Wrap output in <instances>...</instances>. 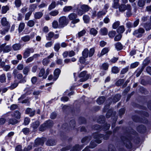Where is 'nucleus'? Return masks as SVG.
<instances>
[{"label":"nucleus","instance_id":"62","mask_svg":"<svg viewBox=\"0 0 151 151\" xmlns=\"http://www.w3.org/2000/svg\"><path fill=\"white\" fill-rule=\"evenodd\" d=\"M109 66V65L108 63H105L103 64L102 68L103 69L106 70L108 69Z\"/></svg>","mask_w":151,"mask_h":151},{"label":"nucleus","instance_id":"35","mask_svg":"<svg viewBox=\"0 0 151 151\" xmlns=\"http://www.w3.org/2000/svg\"><path fill=\"white\" fill-rule=\"evenodd\" d=\"M25 27V24L23 22L21 23L19 27V32H22L24 29Z\"/></svg>","mask_w":151,"mask_h":151},{"label":"nucleus","instance_id":"60","mask_svg":"<svg viewBox=\"0 0 151 151\" xmlns=\"http://www.w3.org/2000/svg\"><path fill=\"white\" fill-rule=\"evenodd\" d=\"M29 68L26 67H25L23 71V73L24 74L27 75L28 74V73L29 72Z\"/></svg>","mask_w":151,"mask_h":151},{"label":"nucleus","instance_id":"56","mask_svg":"<svg viewBox=\"0 0 151 151\" xmlns=\"http://www.w3.org/2000/svg\"><path fill=\"white\" fill-rule=\"evenodd\" d=\"M32 13V12L31 11L27 12L25 15V19L26 20H28Z\"/></svg>","mask_w":151,"mask_h":151},{"label":"nucleus","instance_id":"45","mask_svg":"<svg viewBox=\"0 0 151 151\" xmlns=\"http://www.w3.org/2000/svg\"><path fill=\"white\" fill-rule=\"evenodd\" d=\"M83 19L85 23H88L89 21L90 18L88 16L85 15L83 16Z\"/></svg>","mask_w":151,"mask_h":151},{"label":"nucleus","instance_id":"4","mask_svg":"<svg viewBox=\"0 0 151 151\" xmlns=\"http://www.w3.org/2000/svg\"><path fill=\"white\" fill-rule=\"evenodd\" d=\"M59 28L63 27L68 23V21L65 16L60 17L58 19Z\"/></svg>","mask_w":151,"mask_h":151},{"label":"nucleus","instance_id":"61","mask_svg":"<svg viewBox=\"0 0 151 151\" xmlns=\"http://www.w3.org/2000/svg\"><path fill=\"white\" fill-rule=\"evenodd\" d=\"M95 52L94 49L93 48H92L90 50L89 56V57L92 56L93 55Z\"/></svg>","mask_w":151,"mask_h":151},{"label":"nucleus","instance_id":"3","mask_svg":"<svg viewBox=\"0 0 151 151\" xmlns=\"http://www.w3.org/2000/svg\"><path fill=\"white\" fill-rule=\"evenodd\" d=\"M18 72L17 70L15 69L13 70V75L14 78L17 77V78L19 80L21 79L19 82L20 83H25L26 81V80L24 77L23 78V75L22 73H18Z\"/></svg>","mask_w":151,"mask_h":151},{"label":"nucleus","instance_id":"58","mask_svg":"<svg viewBox=\"0 0 151 151\" xmlns=\"http://www.w3.org/2000/svg\"><path fill=\"white\" fill-rule=\"evenodd\" d=\"M15 4L17 7H19L21 4V1L20 0H15Z\"/></svg>","mask_w":151,"mask_h":151},{"label":"nucleus","instance_id":"53","mask_svg":"<svg viewBox=\"0 0 151 151\" xmlns=\"http://www.w3.org/2000/svg\"><path fill=\"white\" fill-rule=\"evenodd\" d=\"M50 60L47 58L44 59L42 61L43 64L44 65H47L50 62Z\"/></svg>","mask_w":151,"mask_h":151},{"label":"nucleus","instance_id":"36","mask_svg":"<svg viewBox=\"0 0 151 151\" xmlns=\"http://www.w3.org/2000/svg\"><path fill=\"white\" fill-rule=\"evenodd\" d=\"M81 9L83 10L85 12L88 11L89 10V7L86 5H83L81 6Z\"/></svg>","mask_w":151,"mask_h":151},{"label":"nucleus","instance_id":"22","mask_svg":"<svg viewBox=\"0 0 151 151\" xmlns=\"http://www.w3.org/2000/svg\"><path fill=\"white\" fill-rule=\"evenodd\" d=\"M8 122L9 124L14 125L17 123L18 121L17 120L11 118L9 119Z\"/></svg>","mask_w":151,"mask_h":151},{"label":"nucleus","instance_id":"40","mask_svg":"<svg viewBox=\"0 0 151 151\" xmlns=\"http://www.w3.org/2000/svg\"><path fill=\"white\" fill-rule=\"evenodd\" d=\"M119 68L116 67L114 66L111 68V71L113 73H117L119 71Z\"/></svg>","mask_w":151,"mask_h":151},{"label":"nucleus","instance_id":"42","mask_svg":"<svg viewBox=\"0 0 151 151\" xmlns=\"http://www.w3.org/2000/svg\"><path fill=\"white\" fill-rule=\"evenodd\" d=\"M126 9V5L124 4H122L119 7L120 11L124 12Z\"/></svg>","mask_w":151,"mask_h":151},{"label":"nucleus","instance_id":"55","mask_svg":"<svg viewBox=\"0 0 151 151\" xmlns=\"http://www.w3.org/2000/svg\"><path fill=\"white\" fill-rule=\"evenodd\" d=\"M120 24V22L119 21H116L114 23L112 26L113 28L114 29H116Z\"/></svg>","mask_w":151,"mask_h":151},{"label":"nucleus","instance_id":"34","mask_svg":"<svg viewBox=\"0 0 151 151\" xmlns=\"http://www.w3.org/2000/svg\"><path fill=\"white\" fill-rule=\"evenodd\" d=\"M90 140V139L88 137H85L81 140V142L82 143H84L86 144Z\"/></svg>","mask_w":151,"mask_h":151},{"label":"nucleus","instance_id":"31","mask_svg":"<svg viewBox=\"0 0 151 151\" xmlns=\"http://www.w3.org/2000/svg\"><path fill=\"white\" fill-rule=\"evenodd\" d=\"M115 45L116 49L118 50H120L123 48L122 45L120 42H117L115 44Z\"/></svg>","mask_w":151,"mask_h":151},{"label":"nucleus","instance_id":"14","mask_svg":"<svg viewBox=\"0 0 151 151\" xmlns=\"http://www.w3.org/2000/svg\"><path fill=\"white\" fill-rule=\"evenodd\" d=\"M61 72L59 68H57L54 72L53 80L56 81L58 78Z\"/></svg>","mask_w":151,"mask_h":151},{"label":"nucleus","instance_id":"38","mask_svg":"<svg viewBox=\"0 0 151 151\" xmlns=\"http://www.w3.org/2000/svg\"><path fill=\"white\" fill-rule=\"evenodd\" d=\"M72 9L73 7L71 6H66L64 7L63 10L64 12H68L72 10Z\"/></svg>","mask_w":151,"mask_h":151},{"label":"nucleus","instance_id":"27","mask_svg":"<svg viewBox=\"0 0 151 151\" xmlns=\"http://www.w3.org/2000/svg\"><path fill=\"white\" fill-rule=\"evenodd\" d=\"M56 144L55 141L52 139H48L46 142V144L48 146H53Z\"/></svg>","mask_w":151,"mask_h":151},{"label":"nucleus","instance_id":"20","mask_svg":"<svg viewBox=\"0 0 151 151\" xmlns=\"http://www.w3.org/2000/svg\"><path fill=\"white\" fill-rule=\"evenodd\" d=\"M83 147L82 146H79V145H76L74 146L70 151H79Z\"/></svg>","mask_w":151,"mask_h":151},{"label":"nucleus","instance_id":"15","mask_svg":"<svg viewBox=\"0 0 151 151\" xmlns=\"http://www.w3.org/2000/svg\"><path fill=\"white\" fill-rule=\"evenodd\" d=\"M25 113L27 114H29L30 116H33L35 114V111L31 109L28 108H27L25 111Z\"/></svg>","mask_w":151,"mask_h":151},{"label":"nucleus","instance_id":"39","mask_svg":"<svg viewBox=\"0 0 151 151\" xmlns=\"http://www.w3.org/2000/svg\"><path fill=\"white\" fill-rule=\"evenodd\" d=\"M125 29L124 26H120L117 29V32L119 33H122L124 32Z\"/></svg>","mask_w":151,"mask_h":151},{"label":"nucleus","instance_id":"19","mask_svg":"<svg viewBox=\"0 0 151 151\" xmlns=\"http://www.w3.org/2000/svg\"><path fill=\"white\" fill-rule=\"evenodd\" d=\"M40 124V123L38 121H36L33 122L31 124V127L33 128L34 130H35L38 127Z\"/></svg>","mask_w":151,"mask_h":151},{"label":"nucleus","instance_id":"12","mask_svg":"<svg viewBox=\"0 0 151 151\" xmlns=\"http://www.w3.org/2000/svg\"><path fill=\"white\" fill-rule=\"evenodd\" d=\"M45 139L44 138H37L35 141L34 147H36L38 145H42L44 143Z\"/></svg>","mask_w":151,"mask_h":151},{"label":"nucleus","instance_id":"59","mask_svg":"<svg viewBox=\"0 0 151 151\" xmlns=\"http://www.w3.org/2000/svg\"><path fill=\"white\" fill-rule=\"evenodd\" d=\"M106 12L107 11H101L97 13V16L98 17H100L103 15H105L106 14Z\"/></svg>","mask_w":151,"mask_h":151},{"label":"nucleus","instance_id":"37","mask_svg":"<svg viewBox=\"0 0 151 151\" xmlns=\"http://www.w3.org/2000/svg\"><path fill=\"white\" fill-rule=\"evenodd\" d=\"M30 39V37L29 35H27L22 37L21 39L24 42H27L29 41Z\"/></svg>","mask_w":151,"mask_h":151},{"label":"nucleus","instance_id":"24","mask_svg":"<svg viewBox=\"0 0 151 151\" xmlns=\"http://www.w3.org/2000/svg\"><path fill=\"white\" fill-rule=\"evenodd\" d=\"M105 100V97L104 96H101L97 99L96 102L99 104H101L104 102Z\"/></svg>","mask_w":151,"mask_h":151},{"label":"nucleus","instance_id":"29","mask_svg":"<svg viewBox=\"0 0 151 151\" xmlns=\"http://www.w3.org/2000/svg\"><path fill=\"white\" fill-rule=\"evenodd\" d=\"M43 15V13L42 12H38L35 13L34 17L36 19H40Z\"/></svg>","mask_w":151,"mask_h":151},{"label":"nucleus","instance_id":"52","mask_svg":"<svg viewBox=\"0 0 151 151\" xmlns=\"http://www.w3.org/2000/svg\"><path fill=\"white\" fill-rule=\"evenodd\" d=\"M56 6V2L55 1H53L52 2L51 4L49 6L48 9L49 10H51L52 9L54 8Z\"/></svg>","mask_w":151,"mask_h":151},{"label":"nucleus","instance_id":"28","mask_svg":"<svg viewBox=\"0 0 151 151\" xmlns=\"http://www.w3.org/2000/svg\"><path fill=\"white\" fill-rule=\"evenodd\" d=\"M108 33L107 29L105 27L102 28L100 30V33L102 35H104L107 34Z\"/></svg>","mask_w":151,"mask_h":151},{"label":"nucleus","instance_id":"63","mask_svg":"<svg viewBox=\"0 0 151 151\" xmlns=\"http://www.w3.org/2000/svg\"><path fill=\"white\" fill-rule=\"evenodd\" d=\"M139 64V62H135L131 65L130 67L132 68H136L138 65Z\"/></svg>","mask_w":151,"mask_h":151},{"label":"nucleus","instance_id":"51","mask_svg":"<svg viewBox=\"0 0 151 151\" xmlns=\"http://www.w3.org/2000/svg\"><path fill=\"white\" fill-rule=\"evenodd\" d=\"M119 0H114V3L113 7L115 8H117L119 6Z\"/></svg>","mask_w":151,"mask_h":151},{"label":"nucleus","instance_id":"25","mask_svg":"<svg viewBox=\"0 0 151 151\" xmlns=\"http://www.w3.org/2000/svg\"><path fill=\"white\" fill-rule=\"evenodd\" d=\"M12 48L15 51L20 50L21 48V45L19 44H15L12 46Z\"/></svg>","mask_w":151,"mask_h":151},{"label":"nucleus","instance_id":"41","mask_svg":"<svg viewBox=\"0 0 151 151\" xmlns=\"http://www.w3.org/2000/svg\"><path fill=\"white\" fill-rule=\"evenodd\" d=\"M97 33V31L94 28H92L90 30V34L93 36L96 35Z\"/></svg>","mask_w":151,"mask_h":151},{"label":"nucleus","instance_id":"13","mask_svg":"<svg viewBox=\"0 0 151 151\" xmlns=\"http://www.w3.org/2000/svg\"><path fill=\"white\" fill-rule=\"evenodd\" d=\"M1 24L3 26H6L7 28H9L10 27V24L9 22L7 20L6 17H4L2 18L1 20Z\"/></svg>","mask_w":151,"mask_h":151},{"label":"nucleus","instance_id":"11","mask_svg":"<svg viewBox=\"0 0 151 151\" xmlns=\"http://www.w3.org/2000/svg\"><path fill=\"white\" fill-rule=\"evenodd\" d=\"M122 139L127 147L128 148H132V144L130 140L127 139V138L125 137H123L122 138Z\"/></svg>","mask_w":151,"mask_h":151},{"label":"nucleus","instance_id":"16","mask_svg":"<svg viewBox=\"0 0 151 151\" xmlns=\"http://www.w3.org/2000/svg\"><path fill=\"white\" fill-rule=\"evenodd\" d=\"M142 25L143 26L146 31H148L151 29V24L150 23H146L142 24Z\"/></svg>","mask_w":151,"mask_h":151},{"label":"nucleus","instance_id":"2","mask_svg":"<svg viewBox=\"0 0 151 151\" xmlns=\"http://www.w3.org/2000/svg\"><path fill=\"white\" fill-rule=\"evenodd\" d=\"M111 133V132H107L105 136L98 133H95L93 134V136L94 139H95V142L96 143L99 144L101 142V139H102V138L104 139H108Z\"/></svg>","mask_w":151,"mask_h":151},{"label":"nucleus","instance_id":"18","mask_svg":"<svg viewBox=\"0 0 151 151\" xmlns=\"http://www.w3.org/2000/svg\"><path fill=\"white\" fill-rule=\"evenodd\" d=\"M137 129L139 132L143 133L145 131L146 128L144 125H141L137 127Z\"/></svg>","mask_w":151,"mask_h":151},{"label":"nucleus","instance_id":"50","mask_svg":"<svg viewBox=\"0 0 151 151\" xmlns=\"http://www.w3.org/2000/svg\"><path fill=\"white\" fill-rule=\"evenodd\" d=\"M6 78L4 74H3L0 76V82L4 83L5 82Z\"/></svg>","mask_w":151,"mask_h":151},{"label":"nucleus","instance_id":"1","mask_svg":"<svg viewBox=\"0 0 151 151\" xmlns=\"http://www.w3.org/2000/svg\"><path fill=\"white\" fill-rule=\"evenodd\" d=\"M111 133V132H107L105 136L98 133H95L93 134V136L94 139H95V142L96 143L99 144L101 142V139H102V138L104 139H108Z\"/></svg>","mask_w":151,"mask_h":151},{"label":"nucleus","instance_id":"10","mask_svg":"<svg viewBox=\"0 0 151 151\" xmlns=\"http://www.w3.org/2000/svg\"><path fill=\"white\" fill-rule=\"evenodd\" d=\"M34 52V50L32 48H27L26 49L23 54V58H26L29 56L31 53H33Z\"/></svg>","mask_w":151,"mask_h":151},{"label":"nucleus","instance_id":"48","mask_svg":"<svg viewBox=\"0 0 151 151\" xmlns=\"http://www.w3.org/2000/svg\"><path fill=\"white\" fill-rule=\"evenodd\" d=\"M37 5L36 4H32L30 6L29 9L30 10V11L32 12L35 10L37 8Z\"/></svg>","mask_w":151,"mask_h":151},{"label":"nucleus","instance_id":"17","mask_svg":"<svg viewBox=\"0 0 151 151\" xmlns=\"http://www.w3.org/2000/svg\"><path fill=\"white\" fill-rule=\"evenodd\" d=\"M109 51V49L108 48H104L102 50L101 53L98 54V56L99 57H100L107 53Z\"/></svg>","mask_w":151,"mask_h":151},{"label":"nucleus","instance_id":"8","mask_svg":"<svg viewBox=\"0 0 151 151\" xmlns=\"http://www.w3.org/2000/svg\"><path fill=\"white\" fill-rule=\"evenodd\" d=\"M145 32L144 29L142 28H140L137 29L135 30L133 33L134 35L137 37H141L142 34Z\"/></svg>","mask_w":151,"mask_h":151},{"label":"nucleus","instance_id":"47","mask_svg":"<svg viewBox=\"0 0 151 151\" xmlns=\"http://www.w3.org/2000/svg\"><path fill=\"white\" fill-rule=\"evenodd\" d=\"M60 48V44L58 43H55L54 46V49L55 51L58 52Z\"/></svg>","mask_w":151,"mask_h":151},{"label":"nucleus","instance_id":"32","mask_svg":"<svg viewBox=\"0 0 151 151\" xmlns=\"http://www.w3.org/2000/svg\"><path fill=\"white\" fill-rule=\"evenodd\" d=\"M121 98V96L119 94H117L113 98V102L114 103L117 102L119 101Z\"/></svg>","mask_w":151,"mask_h":151},{"label":"nucleus","instance_id":"46","mask_svg":"<svg viewBox=\"0 0 151 151\" xmlns=\"http://www.w3.org/2000/svg\"><path fill=\"white\" fill-rule=\"evenodd\" d=\"M35 22L33 20L29 21L27 23V25L30 27H33L35 25Z\"/></svg>","mask_w":151,"mask_h":151},{"label":"nucleus","instance_id":"5","mask_svg":"<svg viewBox=\"0 0 151 151\" xmlns=\"http://www.w3.org/2000/svg\"><path fill=\"white\" fill-rule=\"evenodd\" d=\"M53 125L52 122L51 121H48L46 122L41 125L39 128L40 131L43 132L47 129Z\"/></svg>","mask_w":151,"mask_h":151},{"label":"nucleus","instance_id":"7","mask_svg":"<svg viewBox=\"0 0 151 151\" xmlns=\"http://www.w3.org/2000/svg\"><path fill=\"white\" fill-rule=\"evenodd\" d=\"M79 77L82 78L80 80V82H84L88 79L90 77L89 74H87L86 72L83 71L80 73L79 75Z\"/></svg>","mask_w":151,"mask_h":151},{"label":"nucleus","instance_id":"6","mask_svg":"<svg viewBox=\"0 0 151 151\" xmlns=\"http://www.w3.org/2000/svg\"><path fill=\"white\" fill-rule=\"evenodd\" d=\"M77 17V14L74 13H71L68 15L69 19L72 21L71 22V24H75L79 22L80 19L76 18Z\"/></svg>","mask_w":151,"mask_h":151},{"label":"nucleus","instance_id":"43","mask_svg":"<svg viewBox=\"0 0 151 151\" xmlns=\"http://www.w3.org/2000/svg\"><path fill=\"white\" fill-rule=\"evenodd\" d=\"M52 27L56 29L59 27V24H58L57 21L55 20L52 23Z\"/></svg>","mask_w":151,"mask_h":151},{"label":"nucleus","instance_id":"64","mask_svg":"<svg viewBox=\"0 0 151 151\" xmlns=\"http://www.w3.org/2000/svg\"><path fill=\"white\" fill-rule=\"evenodd\" d=\"M32 145H28L27 147H25L24 148L23 151H29L30 150L32 149Z\"/></svg>","mask_w":151,"mask_h":151},{"label":"nucleus","instance_id":"26","mask_svg":"<svg viewBox=\"0 0 151 151\" xmlns=\"http://www.w3.org/2000/svg\"><path fill=\"white\" fill-rule=\"evenodd\" d=\"M145 2L146 0H138L137 5L140 7H143L145 6Z\"/></svg>","mask_w":151,"mask_h":151},{"label":"nucleus","instance_id":"49","mask_svg":"<svg viewBox=\"0 0 151 151\" xmlns=\"http://www.w3.org/2000/svg\"><path fill=\"white\" fill-rule=\"evenodd\" d=\"M59 13V12L57 10H55L51 12L49 14L53 16H55L57 15Z\"/></svg>","mask_w":151,"mask_h":151},{"label":"nucleus","instance_id":"23","mask_svg":"<svg viewBox=\"0 0 151 151\" xmlns=\"http://www.w3.org/2000/svg\"><path fill=\"white\" fill-rule=\"evenodd\" d=\"M54 33L53 32H51L48 33L46 36L47 39L48 40H50L53 37Z\"/></svg>","mask_w":151,"mask_h":151},{"label":"nucleus","instance_id":"54","mask_svg":"<svg viewBox=\"0 0 151 151\" xmlns=\"http://www.w3.org/2000/svg\"><path fill=\"white\" fill-rule=\"evenodd\" d=\"M116 34V32L115 31H113L110 32L109 33L108 35L109 37L112 38L115 36Z\"/></svg>","mask_w":151,"mask_h":151},{"label":"nucleus","instance_id":"57","mask_svg":"<svg viewBox=\"0 0 151 151\" xmlns=\"http://www.w3.org/2000/svg\"><path fill=\"white\" fill-rule=\"evenodd\" d=\"M122 35L119 34L116 35L114 38V40L115 41H117L120 40L122 38Z\"/></svg>","mask_w":151,"mask_h":151},{"label":"nucleus","instance_id":"33","mask_svg":"<svg viewBox=\"0 0 151 151\" xmlns=\"http://www.w3.org/2000/svg\"><path fill=\"white\" fill-rule=\"evenodd\" d=\"M45 74V69L42 68L41 69L40 71V72L38 74V76L40 77H42L44 79V76Z\"/></svg>","mask_w":151,"mask_h":151},{"label":"nucleus","instance_id":"21","mask_svg":"<svg viewBox=\"0 0 151 151\" xmlns=\"http://www.w3.org/2000/svg\"><path fill=\"white\" fill-rule=\"evenodd\" d=\"M13 117H15L17 119H19L20 118L21 114L18 111H15L13 114H12Z\"/></svg>","mask_w":151,"mask_h":151},{"label":"nucleus","instance_id":"44","mask_svg":"<svg viewBox=\"0 0 151 151\" xmlns=\"http://www.w3.org/2000/svg\"><path fill=\"white\" fill-rule=\"evenodd\" d=\"M9 9V8L7 6H2L1 9V12L3 14H5Z\"/></svg>","mask_w":151,"mask_h":151},{"label":"nucleus","instance_id":"9","mask_svg":"<svg viewBox=\"0 0 151 151\" xmlns=\"http://www.w3.org/2000/svg\"><path fill=\"white\" fill-rule=\"evenodd\" d=\"M5 45V44L0 45V52L3 51L4 52H8L11 51V47L9 45Z\"/></svg>","mask_w":151,"mask_h":151},{"label":"nucleus","instance_id":"30","mask_svg":"<svg viewBox=\"0 0 151 151\" xmlns=\"http://www.w3.org/2000/svg\"><path fill=\"white\" fill-rule=\"evenodd\" d=\"M88 52L89 51L88 49L86 48L84 49L82 53L83 56L84 57V58H87L88 55Z\"/></svg>","mask_w":151,"mask_h":151}]
</instances>
